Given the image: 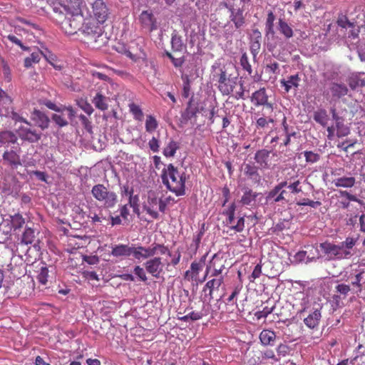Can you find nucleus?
I'll list each match as a JSON object with an SVG mask.
<instances>
[{"mask_svg":"<svg viewBox=\"0 0 365 365\" xmlns=\"http://www.w3.org/2000/svg\"><path fill=\"white\" fill-rule=\"evenodd\" d=\"M358 241L357 237H347L339 243L325 241L319 245L320 258L327 261L350 259L354 254V247Z\"/></svg>","mask_w":365,"mask_h":365,"instance_id":"obj_1","label":"nucleus"},{"mask_svg":"<svg viewBox=\"0 0 365 365\" xmlns=\"http://www.w3.org/2000/svg\"><path fill=\"white\" fill-rule=\"evenodd\" d=\"M161 178L163 183L171 192L178 196L184 195L185 193V176L184 173L180 174L178 169L173 165L169 164L162 170Z\"/></svg>","mask_w":365,"mask_h":365,"instance_id":"obj_2","label":"nucleus"},{"mask_svg":"<svg viewBox=\"0 0 365 365\" xmlns=\"http://www.w3.org/2000/svg\"><path fill=\"white\" fill-rule=\"evenodd\" d=\"M58 16L62 30L68 35H73L81 31L84 18L82 13L65 12Z\"/></svg>","mask_w":365,"mask_h":365,"instance_id":"obj_3","label":"nucleus"},{"mask_svg":"<svg viewBox=\"0 0 365 365\" xmlns=\"http://www.w3.org/2000/svg\"><path fill=\"white\" fill-rule=\"evenodd\" d=\"M93 197L107 209L113 208L118 202L117 194L103 184L94 185L91 190Z\"/></svg>","mask_w":365,"mask_h":365,"instance_id":"obj_4","label":"nucleus"},{"mask_svg":"<svg viewBox=\"0 0 365 365\" xmlns=\"http://www.w3.org/2000/svg\"><path fill=\"white\" fill-rule=\"evenodd\" d=\"M167 207V202L160 199L155 191H149L148 192V199L143 205V209L153 218H159L158 209L161 212H165Z\"/></svg>","mask_w":365,"mask_h":365,"instance_id":"obj_5","label":"nucleus"},{"mask_svg":"<svg viewBox=\"0 0 365 365\" xmlns=\"http://www.w3.org/2000/svg\"><path fill=\"white\" fill-rule=\"evenodd\" d=\"M168 251L167 247L159 244H154L148 247L131 245V255L139 261L153 257L158 252L165 255Z\"/></svg>","mask_w":365,"mask_h":365,"instance_id":"obj_6","label":"nucleus"},{"mask_svg":"<svg viewBox=\"0 0 365 365\" xmlns=\"http://www.w3.org/2000/svg\"><path fill=\"white\" fill-rule=\"evenodd\" d=\"M235 210V203L232 202L222 211V214L226 217L223 224L232 230L241 232L245 228V218L244 217H237L236 225H233Z\"/></svg>","mask_w":365,"mask_h":365,"instance_id":"obj_7","label":"nucleus"},{"mask_svg":"<svg viewBox=\"0 0 365 365\" xmlns=\"http://www.w3.org/2000/svg\"><path fill=\"white\" fill-rule=\"evenodd\" d=\"M91 16L98 22L104 24L110 16V10L103 0H95L91 4Z\"/></svg>","mask_w":365,"mask_h":365,"instance_id":"obj_8","label":"nucleus"},{"mask_svg":"<svg viewBox=\"0 0 365 365\" xmlns=\"http://www.w3.org/2000/svg\"><path fill=\"white\" fill-rule=\"evenodd\" d=\"M85 6V0H66V4H54L53 11L58 16L63 15L65 12L82 13V8Z\"/></svg>","mask_w":365,"mask_h":365,"instance_id":"obj_9","label":"nucleus"},{"mask_svg":"<svg viewBox=\"0 0 365 365\" xmlns=\"http://www.w3.org/2000/svg\"><path fill=\"white\" fill-rule=\"evenodd\" d=\"M213 79L218 82V88L223 95L227 96L232 92L235 82L227 77L222 68L213 74Z\"/></svg>","mask_w":365,"mask_h":365,"instance_id":"obj_10","label":"nucleus"},{"mask_svg":"<svg viewBox=\"0 0 365 365\" xmlns=\"http://www.w3.org/2000/svg\"><path fill=\"white\" fill-rule=\"evenodd\" d=\"M319 258V249L312 245L306 247L305 250L299 251L294 255L296 261L306 262L307 263Z\"/></svg>","mask_w":365,"mask_h":365,"instance_id":"obj_11","label":"nucleus"},{"mask_svg":"<svg viewBox=\"0 0 365 365\" xmlns=\"http://www.w3.org/2000/svg\"><path fill=\"white\" fill-rule=\"evenodd\" d=\"M145 270L155 278H159L163 271L164 264L158 257H153L144 263Z\"/></svg>","mask_w":365,"mask_h":365,"instance_id":"obj_12","label":"nucleus"},{"mask_svg":"<svg viewBox=\"0 0 365 365\" xmlns=\"http://www.w3.org/2000/svg\"><path fill=\"white\" fill-rule=\"evenodd\" d=\"M20 148L18 150H7L3 154L4 164L15 169L21 165L20 155L19 153Z\"/></svg>","mask_w":365,"mask_h":365,"instance_id":"obj_13","label":"nucleus"},{"mask_svg":"<svg viewBox=\"0 0 365 365\" xmlns=\"http://www.w3.org/2000/svg\"><path fill=\"white\" fill-rule=\"evenodd\" d=\"M225 6L228 9L230 13V21L235 24V27L237 29L242 28L245 24L243 9L240 8L235 9L232 5H230L228 4H225Z\"/></svg>","mask_w":365,"mask_h":365,"instance_id":"obj_14","label":"nucleus"},{"mask_svg":"<svg viewBox=\"0 0 365 365\" xmlns=\"http://www.w3.org/2000/svg\"><path fill=\"white\" fill-rule=\"evenodd\" d=\"M17 133L20 138L30 143H35L40 140L41 133L36 132L28 126H20L17 129Z\"/></svg>","mask_w":365,"mask_h":365,"instance_id":"obj_15","label":"nucleus"},{"mask_svg":"<svg viewBox=\"0 0 365 365\" xmlns=\"http://www.w3.org/2000/svg\"><path fill=\"white\" fill-rule=\"evenodd\" d=\"M251 101L256 106H266L268 108H272V104L268 103V96L264 88L254 92L251 97Z\"/></svg>","mask_w":365,"mask_h":365,"instance_id":"obj_16","label":"nucleus"},{"mask_svg":"<svg viewBox=\"0 0 365 365\" xmlns=\"http://www.w3.org/2000/svg\"><path fill=\"white\" fill-rule=\"evenodd\" d=\"M100 25L98 24V22L95 24L91 22V21L85 23L83 22L81 31L87 36H100L103 33L102 27Z\"/></svg>","mask_w":365,"mask_h":365,"instance_id":"obj_17","label":"nucleus"},{"mask_svg":"<svg viewBox=\"0 0 365 365\" xmlns=\"http://www.w3.org/2000/svg\"><path fill=\"white\" fill-rule=\"evenodd\" d=\"M110 255L117 258H125L131 255V245L118 244L111 247Z\"/></svg>","mask_w":365,"mask_h":365,"instance_id":"obj_18","label":"nucleus"},{"mask_svg":"<svg viewBox=\"0 0 365 365\" xmlns=\"http://www.w3.org/2000/svg\"><path fill=\"white\" fill-rule=\"evenodd\" d=\"M329 91L334 99H339L348 94L349 89L344 83L333 82L329 86Z\"/></svg>","mask_w":365,"mask_h":365,"instance_id":"obj_19","label":"nucleus"},{"mask_svg":"<svg viewBox=\"0 0 365 365\" xmlns=\"http://www.w3.org/2000/svg\"><path fill=\"white\" fill-rule=\"evenodd\" d=\"M197 108L192 106V101H190L186 109L181 114L180 119V126L183 127L192 118L195 117Z\"/></svg>","mask_w":365,"mask_h":365,"instance_id":"obj_20","label":"nucleus"},{"mask_svg":"<svg viewBox=\"0 0 365 365\" xmlns=\"http://www.w3.org/2000/svg\"><path fill=\"white\" fill-rule=\"evenodd\" d=\"M245 174L250 179L254 184L261 185L262 184V178L258 173V169L256 166L246 164L245 165Z\"/></svg>","mask_w":365,"mask_h":365,"instance_id":"obj_21","label":"nucleus"},{"mask_svg":"<svg viewBox=\"0 0 365 365\" xmlns=\"http://www.w3.org/2000/svg\"><path fill=\"white\" fill-rule=\"evenodd\" d=\"M322 317L320 309H314L304 319V324L310 329H314L319 325Z\"/></svg>","mask_w":365,"mask_h":365,"instance_id":"obj_22","label":"nucleus"},{"mask_svg":"<svg viewBox=\"0 0 365 365\" xmlns=\"http://www.w3.org/2000/svg\"><path fill=\"white\" fill-rule=\"evenodd\" d=\"M11 96L0 88V115L13 108Z\"/></svg>","mask_w":365,"mask_h":365,"instance_id":"obj_23","label":"nucleus"},{"mask_svg":"<svg viewBox=\"0 0 365 365\" xmlns=\"http://www.w3.org/2000/svg\"><path fill=\"white\" fill-rule=\"evenodd\" d=\"M348 84L352 90L358 87H365V73L352 74L348 79Z\"/></svg>","mask_w":365,"mask_h":365,"instance_id":"obj_24","label":"nucleus"},{"mask_svg":"<svg viewBox=\"0 0 365 365\" xmlns=\"http://www.w3.org/2000/svg\"><path fill=\"white\" fill-rule=\"evenodd\" d=\"M257 196L258 193L253 192L250 188H245L240 202L243 205L252 206Z\"/></svg>","mask_w":365,"mask_h":365,"instance_id":"obj_25","label":"nucleus"},{"mask_svg":"<svg viewBox=\"0 0 365 365\" xmlns=\"http://www.w3.org/2000/svg\"><path fill=\"white\" fill-rule=\"evenodd\" d=\"M224 281L223 276H220L219 277H215L212 279L209 280L206 284L203 289V291L205 292L206 289H209V296L210 299H212V293L215 290L219 289V287L222 285Z\"/></svg>","mask_w":365,"mask_h":365,"instance_id":"obj_26","label":"nucleus"},{"mask_svg":"<svg viewBox=\"0 0 365 365\" xmlns=\"http://www.w3.org/2000/svg\"><path fill=\"white\" fill-rule=\"evenodd\" d=\"M275 339L276 334L274 331L269 329L262 330L259 334L260 341L264 346L274 345Z\"/></svg>","mask_w":365,"mask_h":365,"instance_id":"obj_27","label":"nucleus"},{"mask_svg":"<svg viewBox=\"0 0 365 365\" xmlns=\"http://www.w3.org/2000/svg\"><path fill=\"white\" fill-rule=\"evenodd\" d=\"M300 78L298 74L292 75L287 78V80L280 81L281 85L284 88L286 92H289L292 88H298Z\"/></svg>","mask_w":365,"mask_h":365,"instance_id":"obj_28","label":"nucleus"},{"mask_svg":"<svg viewBox=\"0 0 365 365\" xmlns=\"http://www.w3.org/2000/svg\"><path fill=\"white\" fill-rule=\"evenodd\" d=\"M17 142V137L14 133L10 130L0 132V145H9Z\"/></svg>","mask_w":365,"mask_h":365,"instance_id":"obj_29","label":"nucleus"},{"mask_svg":"<svg viewBox=\"0 0 365 365\" xmlns=\"http://www.w3.org/2000/svg\"><path fill=\"white\" fill-rule=\"evenodd\" d=\"M108 98L101 93H97L92 100V103L94 104L96 108L103 111L108 109Z\"/></svg>","mask_w":365,"mask_h":365,"instance_id":"obj_30","label":"nucleus"},{"mask_svg":"<svg viewBox=\"0 0 365 365\" xmlns=\"http://www.w3.org/2000/svg\"><path fill=\"white\" fill-rule=\"evenodd\" d=\"M140 21L141 23L147 27H149L150 30L155 29V20L152 13L148 11H143L140 15Z\"/></svg>","mask_w":365,"mask_h":365,"instance_id":"obj_31","label":"nucleus"},{"mask_svg":"<svg viewBox=\"0 0 365 365\" xmlns=\"http://www.w3.org/2000/svg\"><path fill=\"white\" fill-rule=\"evenodd\" d=\"M356 182L354 177H341L334 180L333 183L337 187L351 188Z\"/></svg>","mask_w":365,"mask_h":365,"instance_id":"obj_32","label":"nucleus"},{"mask_svg":"<svg viewBox=\"0 0 365 365\" xmlns=\"http://www.w3.org/2000/svg\"><path fill=\"white\" fill-rule=\"evenodd\" d=\"M269 151L262 149L258 150L255 155V161L263 168H268Z\"/></svg>","mask_w":365,"mask_h":365,"instance_id":"obj_33","label":"nucleus"},{"mask_svg":"<svg viewBox=\"0 0 365 365\" xmlns=\"http://www.w3.org/2000/svg\"><path fill=\"white\" fill-rule=\"evenodd\" d=\"M280 191L276 192L275 187L272 189L266 196V201L267 203L275 204L280 202H287L285 196L280 195Z\"/></svg>","mask_w":365,"mask_h":365,"instance_id":"obj_34","label":"nucleus"},{"mask_svg":"<svg viewBox=\"0 0 365 365\" xmlns=\"http://www.w3.org/2000/svg\"><path fill=\"white\" fill-rule=\"evenodd\" d=\"M34 120L36 122L37 125L42 129L47 128L48 127V118L43 113L39 110L34 111Z\"/></svg>","mask_w":365,"mask_h":365,"instance_id":"obj_35","label":"nucleus"},{"mask_svg":"<svg viewBox=\"0 0 365 365\" xmlns=\"http://www.w3.org/2000/svg\"><path fill=\"white\" fill-rule=\"evenodd\" d=\"M220 261H221V259L217 257V255H214L212 260L210 261V264H211V266L213 267V271H212V273L211 275L212 277H219L220 276H222V272L223 269L225 268V265L224 264H220V265L217 264Z\"/></svg>","mask_w":365,"mask_h":365,"instance_id":"obj_36","label":"nucleus"},{"mask_svg":"<svg viewBox=\"0 0 365 365\" xmlns=\"http://www.w3.org/2000/svg\"><path fill=\"white\" fill-rule=\"evenodd\" d=\"M171 47L173 51H181L184 47L182 36L175 31L171 36Z\"/></svg>","mask_w":365,"mask_h":365,"instance_id":"obj_37","label":"nucleus"},{"mask_svg":"<svg viewBox=\"0 0 365 365\" xmlns=\"http://www.w3.org/2000/svg\"><path fill=\"white\" fill-rule=\"evenodd\" d=\"M179 149V144L178 142L170 140L167 145L164 148L163 153L166 158L173 157L177 150Z\"/></svg>","mask_w":365,"mask_h":365,"instance_id":"obj_38","label":"nucleus"},{"mask_svg":"<svg viewBox=\"0 0 365 365\" xmlns=\"http://www.w3.org/2000/svg\"><path fill=\"white\" fill-rule=\"evenodd\" d=\"M41 55L47 58L46 54L43 51L33 52L30 56L24 59V66L26 68H30L34 63H38L40 61Z\"/></svg>","mask_w":365,"mask_h":365,"instance_id":"obj_39","label":"nucleus"},{"mask_svg":"<svg viewBox=\"0 0 365 365\" xmlns=\"http://www.w3.org/2000/svg\"><path fill=\"white\" fill-rule=\"evenodd\" d=\"M278 29L287 38H290L293 36L294 32L292 29L284 20L282 19H279Z\"/></svg>","mask_w":365,"mask_h":365,"instance_id":"obj_40","label":"nucleus"},{"mask_svg":"<svg viewBox=\"0 0 365 365\" xmlns=\"http://www.w3.org/2000/svg\"><path fill=\"white\" fill-rule=\"evenodd\" d=\"M336 292L338 294L334 296V299H345L351 291L350 285L344 283L339 284L335 287Z\"/></svg>","mask_w":365,"mask_h":365,"instance_id":"obj_41","label":"nucleus"},{"mask_svg":"<svg viewBox=\"0 0 365 365\" xmlns=\"http://www.w3.org/2000/svg\"><path fill=\"white\" fill-rule=\"evenodd\" d=\"M275 21V16L272 11H269L267 14V17L265 23V32L266 36L274 35V22Z\"/></svg>","mask_w":365,"mask_h":365,"instance_id":"obj_42","label":"nucleus"},{"mask_svg":"<svg viewBox=\"0 0 365 365\" xmlns=\"http://www.w3.org/2000/svg\"><path fill=\"white\" fill-rule=\"evenodd\" d=\"M1 116H5L6 118H9L14 121L16 122H23L26 123L27 125H30V123L19 113H16L13 108L9 109L6 113H4Z\"/></svg>","mask_w":365,"mask_h":365,"instance_id":"obj_43","label":"nucleus"},{"mask_svg":"<svg viewBox=\"0 0 365 365\" xmlns=\"http://www.w3.org/2000/svg\"><path fill=\"white\" fill-rule=\"evenodd\" d=\"M314 120L322 126H326L328 122V115L327 110L324 109H321L314 112Z\"/></svg>","mask_w":365,"mask_h":365,"instance_id":"obj_44","label":"nucleus"},{"mask_svg":"<svg viewBox=\"0 0 365 365\" xmlns=\"http://www.w3.org/2000/svg\"><path fill=\"white\" fill-rule=\"evenodd\" d=\"M158 127V123L156 118L152 115H147L145 120V130L148 133H153L157 129Z\"/></svg>","mask_w":365,"mask_h":365,"instance_id":"obj_45","label":"nucleus"},{"mask_svg":"<svg viewBox=\"0 0 365 365\" xmlns=\"http://www.w3.org/2000/svg\"><path fill=\"white\" fill-rule=\"evenodd\" d=\"M35 239L34 230L30 227H26L21 237V243L25 245L31 244Z\"/></svg>","mask_w":365,"mask_h":365,"instance_id":"obj_46","label":"nucleus"},{"mask_svg":"<svg viewBox=\"0 0 365 365\" xmlns=\"http://www.w3.org/2000/svg\"><path fill=\"white\" fill-rule=\"evenodd\" d=\"M4 38L9 41L11 43L16 44V46H19L23 51H29V48L27 46H25L22 43V38L19 37V36L10 34L7 35L6 36H4Z\"/></svg>","mask_w":365,"mask_h":365,"instance_id":"obj_47","label":"nucleus"},{"mask_svg":"<svg viewBox=\"0 0 365 365\" xmlns=\"http://www.w3.org/2000/svg\"><path fill=\"white\" fill-rule=\"evenodd\" d=\"M335 129H336V135L339 138L346 136L349 133V128L344 125V120L336 123Z\"/></svg>","mask_w":365,"mask_h":365,"instance_id":"obj_48","label":"nucleus"},{"mask_svg":"<svg viewBox=\"0 0 365 365\" xmlns=\"http://www.w3.org/2000/svg\"><path fill=\"white\" fill-rule=\"evenodd\" d=\"M11 227L14 230H19L25 224L24 218L19 214H16L11 217Z\"/></svg>","mask_w":365,"mask_h":365,"instance_id":"obj_49","label":"nucleus"},{"mask_svg":"<svg viewBox=\"0 0 365 365\" xmlns=\"http://www.w3.org/2000/svg\"><path fill=\"white\" fill-rule=\"evenodd\" d=\"M48 270L47 267L42 266L37 276V279L41 284L45 285L48 282Z\"/></svg>","mask_w":365,"mask_h":365,"instance_id":"obj_50","label":"nucleus"},{"mask_svg":"<svg viewBox=\"0 0 365 365\" xmlns=\"http://www.w3.org/2000/svg\"><path fill=\"white\" fill-rule=\"evenodd\" d=\"M130 110L133 113L134 118L136 120H139V121L143 120L144 115H143V113L141 108L138 106H137L134 103H132L130 106Z\"/></svg>","mask_w":365,"mask_h":365,"instance_id":"obj_51","label":"nucleus"},{"mask_svg":"<svg viewBox=\"0 0 365 365\" xmlns=\"http://www.w3.org/2000/svg\"><path fill=\"white\" fill-rule=\"evenodd\" d=\"M303 155L305 158L306 161L309 163H317L320 159V155L312 151L306 150L303 153Z\"/></svg>","mask_w":365,"mask_h":365,"instance_id":"obj_52","label":"nucleus"},{"mask_svg":"<svg viewBox=\"0 0 365 365\" xmlns=\"http://www.w3.org/2000/svg\"><path fill=\"white\" fill-rule=\"evenodd\" d=\"M77 105L88 115H91L93 112L92 106L83 99L77 101Z\"/></svg>","mask_w":365,"mask_h":365,"instance_id":"obj_53","label":"nucleus"},{"mask_svg":"<svg viewBox=\"0 0 365 365\" xmlns=\"http://www.w3.org/2000/svg\"><path fill=\"white\" fill-rule=\"evenodd\" d=\"M240 65L242 68L247 71L248 74H251L252 72V66L249 62L247 53H244L240 58Z\"/></svg>","mask_w":365,"mask_h":365,"instance_id":"obj_54","label":"nucleus"},{"mask_svg":"<svg viewBox=\"0 0 365 365\" xmlns=\"http://www.w3.org/2000/svg\"><path fill=\"white\" fill-rule=\"evenodd\" d=\"M164 56L168 57L175 68L181 67L184 63L183 58H175L169 51H165Z\"/></svg>","mask_w":365,"mask_h":365,"instance_id":"obj_55","label":"nucleus"},{"mask_svg":"<svg viewBox=\"0 0 365 365\" xmlns=\"http://www.w3.org/2000/svg\"><path fill=\"white\" fill-rule=\"evenodd\" d=\"M297 205L299 206H310L312 207L316 208L321 205V202L319 201H313L307 198H304L302 200L297 202Z\"/></svg>","mask_w":365,"mask_h":365,"instance_id":"obj_56","label":"nucleus"},{"mask_svg":"<svg viewBox=\"0 0 365 365\" xmlns=\"http://www.w3.org/2000/svg\"><path fill=\"white\" fill-rule=\"evenodd\" d=\"M363 279V272H361L355 275L354 280L351 282V285L354 287H356V292H361V281Z\"/></svg>","mask_w":365,"mask_h":365,"instance_id":"obj_57","label":"nucleus"},{"mask_svg":"<svg viewBox=\"0 0 365 365\" xmlns=\"http://www.w3.org/2000/svg\"><path fill=\"white\" fill-rule=\"evenodd\" d=\"M300 181L295 180L293 182H290L287 187L291 190L292 193L296 194L302 192V187L300 186Z\"/></svg>","mask_w":365,"mask_h":365,"instance_id":"obj_58","label":"nucleus"},{"mask_svg":"<svg viewBox=\"0 0 365 365\" xmlns=\"http://www.w3.org/2000/svg\"><path fill=\"white\" fill-rule=\"evenodd\" d=\"M150 149L153 153H158L160 148V143L158 138L153 137L148 142Z\"/></svg>","mask_w":365,"mask_h":365,"instance_id":"obj_59","label":"nucleus"},{"mask_svg":"<svg viewBox=\"0 0 365 365\" xmlns=\"http://www.w3.org/2000/svg\"><path fill=\"white\" fill-rule=\"evenodd\" d=\"M133 272L143 282H145L148 279L145 272L141 267L135 266Z\"/></svg>","mask_w":365,"mask_h":365,"instance_id":"obj_60","label":"nucleus"},{"mask_svg":"<svg viewBox=\"0 0 365 365\" xmlns=\"http://www.w3.org/2000/svg\"><path fill=\"white\" fill-rule=\"evenodd\" d=\"M52 120L60 127L68 125V121L61 115L53 114L52 115Z\"/></svg>","mask_w":365,"mask_h":365,"instance_id":"obj_61","label":"nucleus"},{"mask_svg":"<svg viewBox=\"0 0 365 365\" xmlns=\"http://www.w3.org/2000/svg\"><path fill=\"white\" fill-rule=\"evenodd\" d=\"M274 308H269L267 307H265L262 311L257 312L255 314V316L258 319H260L262 318H266L269 314H271L273 312Z\"/></svg>","mask_w":365,"mask_h":365,"instance_id":"obj_62","label":"nucleus"},{"mask_svg":"<svg viewBox=\"0 0 365 365\" xmlns=\"http://www.w3.org/2000/svg\"><path fill=\"white\" fill-rule=\"evenodd\" d=\"M203 314L201 312H192L189 313L187 315L185 316L183 318L185 320L190 319L191 320L196 321L200 319L202 317Z\"/></svg>","mask_w":365,"mask_h":365,"instance_id":"obj_63","label":"nucleus"},{"mask_svg":"<svg viewBox=\"0 0 365 365\" xmlns=\"http://www.w3.org/2000/svg\"><path fill=\"white\" fill-rule=\"evenodd\" d=\"M261 32L257 29H253L250 35V41L261 42Z\"/></svg>","mask_w":365,"mask_h":365,"instance_id":"obj_64","label":"nucleus"}]
</instances>
